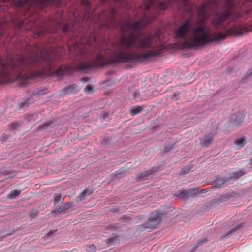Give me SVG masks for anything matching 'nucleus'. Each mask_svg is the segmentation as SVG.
Here are the masks:
<instances>
[{
    "label": "nucleus",
    "instance_id": "1",
    "mask_svg": "<svg viewBox=\"0 0 252 252\" xmlns=\"http://www.w3.org/2000/svg\"><path fill=\"white\" fill-rule=\"evenodd\" d=\"M156 0H143L144 11L137 21H126L122 30L130 33L127 37L122 36L113 46L114 51L101 50L94 59L88 63H81L76 65L61 66L54 73L57 76L71 74L73 71H87L93 68L102 67L107 65L120 63H130L132 61L142 63L151 58L159 55L164 49L158 37V32L149 34L140 37L139 33L142 27L146 26L156 18L157 15L150 16L148 10L153 6Z\"/></svg>",
    "mask_w": 252,
    "mask_h": 252
},
{
    "label": "nucleus",
    "instance_id": "2",
    "mask_svg": "<svg viewBox=\"0 0 252 252\" xmlns=\"http://www.w3.org/2000/svg\"><path fill=\"white\" fill-rule=\"evenodd\" d=\"M46 53L45 56L41 54V57L36 54H31L14 58H0V84L10 82L15 79L20 81L19 84L20 87H25L29 80L47 76L48 74L45 68L36 70L43 61L46 62L49 71L52 69L51 55L47 51Z\"/></svg>",
    "mask_w": 252,
    "mask_h": 252
},
{
    "label": "nucleus",
    "instance_id": "3",
    "mask_svg": "<svg viewBox=\"0 0 252 252\" xmlns=\"http://www.w3.org/2000/svg\"><path fill=\"white\" fill-rule=\"evenodd\" d=\"M192 25L191 20L188 19L181 24L175 31L176 39H186L182 43H176L174 47L179 49H196L209 44L219 42L227 38L229 36H240L245 32V29L242 26H234L223 33L221 32L210 33L209 26L200 25L193 28L190 36L188 39V34Z\"/></svg>",
    "mask_w": 252,
    "mask_h": 252
},
{
    "label": "nucleus",
    "instance_id": "4",
    "mask_svg": "<svg viewBox=\"0 0 252 252\" xmlns=\"http://www.w3.org/2000/svg\"><path fill=\"white\" fill-rule=\"evenodd\" d=\"M225 5L227 8L222 12L217 14L211 21V25L216 31H219L225 29L224 23L229 17L232 16L236 18L243 16V13L241 12L235 11L234 0H226Z\"/></svg>",
    "mask_w": 252,
    "mask_h": 252
},
{
    "label": "nucleus",
    "instance_id": "5",
    "mask_svg": "<svg viewBox=\"0 0 252 252\" xmlns=\"http://www.w3.org/2000/svg\"><path fill=\"white\" fill-rule=\"evenodd\" d=\"M15 2L16 5L22 7L25 11L31 15L37 13L39 10L53 4V0H0L1 2Z\"/></svg>",
    "mask_w": 252,
    "mask_h": 252
},
{
    "label": "nucleus",
    "instance_id": "6",
    "mask_svg": "<svg viewBox=\"0 0 252 252\" xmlns=\"http://www.w3.org/2000/svg\"><path fill=\"white\" fill-rule=\"evenodd\" d=\"M116 15L117 11L114 8H110L107 11L101 13L99 15V21L98 22L100 29H108L116 27Z\"/></svg>",
    "mask_w": 252,
    "mask_h": 252
},
{
    "label": "nucleus",
    "instance_id": "7",
    "mask_svg": "<svg viewBox=\"0 0 252 252\" xmlns=\"http://www.w3.org/2000/svg\"><path fill=\"white\" fill-rule=\"evenodd\" d=\"M64 18L62 14L60 17L56 19L50 18L44 24V27L41 28L38 30V36H42L45 33H55L57 31L58 27H62L63 25V21Z\"/></svg>",
    "mask_w": 252,
    "mask_h": 252
},
{
    "label": "nucleus",
    "instance_id": "8",
    "mask_svg": "<svg viewBox=\"0 0 252 252\" xmlns=\"http://www.w3.org/2000/svg\"><path fill=\"white\" fill-rule=\"evenodd\" d=\"M218 6V0H208L199 6L198 14L199 16L206 18L210 13L214 11Z\"/></svg>",
    "mask_w": 252,
    "mask_h": 252
},
{
    "label": "nucleus",
    "instance_id": "9",
    "mask_svg": "<svg viewBox=\"0 0 252 252\" xmlns=\"http://www.w3.org/2000/svg\"><path fill=\"white\" fill-rule=\"evenodd\" d=\"M188 0H164V1L158 3V8L159 10H164L173 3L178 5L179 3H181V6H177L179 9L181 8V6L186 7L188 4Z\"/></svg>",
    "mask_w": 252,
    "mask_h": 252
},
{
    "label": "nucleus",
    "instance_id": "10",
    "mask_svg": "<svg viewBox=\"0 0 252 252\" xmlns=\"http://www.w3.org/2000/svg\"><path fill=\"white\" fill-rule=\"evenodd\" d=\"M161 221V218L157 215L151 216L147 221L143 225L144 228L149 230L155 229Z\"/></svg>",
    "mask_w": 252,
    "mask_h": 252
},
{
    "label": "nucleus",
    "instance_id": "11",
    "mask_svg": "<svg viewBox=\"0 0 252 252\" xmlns=\"http://www.w3.org/2000/svg\"><path fill=\"white\" fill-rule=\"evenodd\" d=\"M213 141V135L209 133L206 135L200 141V144L204 147H207L211 145Z\"/></svg>",
    "mask_w": 252,
    "mask_h": 252
},
{
    "label": "nucleus",
    "instance_id": "12",
    "mask_svg": "<svg viewBox=\"0 0 252 252\" xmlns=\"http://www.w3.org/2000/svg\"><path fill=\"white\" fill-rule=\"evenodd\" d=\"M244 119V117L243 114L238 113L231 116V122L234 125L237 126L241 124Z\"/></svg>",
    "mask_w": 252,
    "mask_h": 252
},
{
    "label": "nucleus",
    "instance_id": "13",
    "mask_svg": "<svg viewBox=\"0 0 252 252\" xmlns=\"http://www.w3.org/2000/svg\"><path fill=\"white\" fill-rule=\"evenodd\" d=\"M79 88L75 84H72L65 87L63 90V94H67L77 92L79 91Z\"/></svg>",
    "mask_w": 252,
    "mask_h": 252
},
{
    "label": "nucleus",
    "instance_id": "14",
    "mask_svg": "<svg viewBox=\"0 0 252 252\" xmlns=\"http://www.w3.org/2000/svg\"><path fill=\"white\" fill-rule=\"evenodd\" d=\"M98 37V34L95 33L94 31L93 32L91 31L90 35L89 37L88 40L86 41V43L87 44L90 45L92 44L93 42H96Z\"/></svg>",
    "mask_w": 252,
    "mask_h": 252
},
{
    "label": "nucleus",
    "instance_id": "15",
    "mask_svg": "<svg viewBox=\"0 0 252 252\" xmlns=\"http://www.w3.org/2000/svg\"><path fill=\"white\" fill-rule=\"evenodd\" d=\"M63 33H71L72 34V36L74 37L75 36H76L75 35V33H74L72 27H70V26L68 24H65L63 26Z\"/></svg>",
    "mask_w": 252,
    "mask_h": 252
},
{
    "label": "nucleus",
    "instance_id": "16",
    "mask_svg": "<svg viewBox=\"0 0 252 252\" xmlns=\"http://www.w3.org/2000/svg\"><path fill=\"white\" fill-rule=\"evenodd\" d=\"M191 193V191H187L183 190L178 193L176 196L179 198L183 199H185L187 198L189 195Z\"/></svg>",
    "mask_w": 252,
    "mask_h": 252
},
{
    "label": "nucleus",
    "instance_id": "17",
    "mask_svg": "<svg viewBox=\"0 0 252 252\" xmlns=\"http://www.w3.org/2000/svg\"><path fill=\"white\" fill-rule=\"evenodd\" d=\"M143 106H133L130 109V112L132 115L134 116L140 113L142 111Z\"/></svg>",
    "mask_w": 252,
    "mask_h": 252
},
{
    "label": "nucleus",
    "instance_id": "18",
    "mask_svg": "<svg viewBox=\"0 0 252 252\" xmlns=\"http://www.w3.org/2000/svg\"><path fill=\"white\" fill-rule=\"evenodd\" d=\"M21 192V191L20 190H12L8 194L7 198L9 199H14L18 197Z\"/></svg>",
    "mask_w": 252,
    "mask_h": 252
},
{
    "label": "nucleus",
    "instance_id": "19",
    "mask_svg": "<svg viewBox=\"0 0 252 252\" xmlns=\"http://www.w3.org/2000/svg\"><path fill=\"white\" fill-rule=\"evenodd\" d=\"M234 143L239 148H241L246 144V140L244 138L242 137L236 139Z\"/></svg>",
    "mask_w": 252,
    "mask_h": 252
},
{
    "label": "nucleus",
    "instance_id": "20",
    "mask_svg": "<svg viewBox=\"0 0 252 252\" xmlns=\"http://www.w3.org/2000/svg\"><path fill=\"white\" fill-rule=\"evenodd\" d=\"M155 170L153 169H150L149 170H147L145 173H143L141 174L140 176H139V178L141 179H145V177L149 175H150L152 173H153Z\"/></svg>",
    "mask_w": 252,
    "mask_h": 252
},
{
    "label": "nucleus",
    "instance_id": "21",
    "mask_svg": "<svg viewBox=\"0 0 252 252\" xmlns=\"http://www.w3.org/2000/svg\"><path fill=\"white\" fill-rule=\"evenodd\" d=\"M20 125L17 122L13 123L10 125L9 128L10 130H14L19 127Z\"/></svg>",
    "mask_w": 252,
    "mask_h": 252
},
{
    "label": "nucleus",
    "instance_id": "22",
    "mask_svg": "<svg viewBox=\"0 0 252 252\" xmlns=\"http://www.w3.org/2000/svg\"><path fill=\"white\" fill-rule=\"evenodd\" d=\"M190 168L189 166H186L182 168L181 170L180 174V175H184L188 173L189 171L190 170Z\"/></svg>",
    "mask_w": 252,
    "mask_h": 252
},
{
    "label": "nucleus",
    "instance_id": "23",
    "mask_svg": "<svg viewBox=\"0 0 252 252\" xmlns=\"http://www.w3.org/2000/svg\"><path fill=\"white\" fill-rule=\"evenodd\" d=\"M245 172L243 171H239L238 172H236L233 174V177L235 179H238L241 177H242L243 175H244Z\"/></svg>",
    "mask_w": 252,
    "mask_h": 252
},
{
    "label": "nucleus",
    "instance_id": "24",
    "mask_svg": "<svg viewBox=\"0 0 252 252\" xmlns=\"http://www.w3.org/2000/svg\"><path fill=\"white\" fill-rule=\"evenodd\" d=\"M84 91L87 94L91 93L93 92V88L91 86L87 85L84 89Z\"/></svg>",
    "mask_w": 252,
    "mask_h": 252
},
{
    "label": "nucleus",
    "instance_id": "25",
    "mask_svg": "<svg viewBox=\"0 0 252 252\" xmlns=\"http://www.w3.org/2000/svg\"><path fill=\"white\" fill-rule=\"evenodd\" d=\"M225 183V181L223 179H221L220 180H217L215 182L216 186L217 188H220V186L223 184H224Z\"/></svg>",
    "mask_w": 252,
    "mask_h": 252
},
{
    "label": "nucleus",
    "instance_id": "26",
    "mask_svg": "<svg viewBox=\"0 0 252 252\" xmlns=\"http://www.w3.org/2000/svg\"><path fill=\"white\" fill-rule=\"evenodd\" d=\"M229 196L227 194H224L220 197V199L221 201H225L227 200Z\"/></svg>",
    "mask_w": 252,
    "mask_h": 252
},
{
    "label": "nucleus",
    "instance_id": "27",
    "mask_svg": "<svg viewBox=\"0 0 252 252\" xmlns=\"http://www.w3.org/2000/svg\"><path fill=\"white\" fill-rule=\"evenodd\" d=\"M61 196L60 194H55L54 199L56 202H59L61 200Z\"/></svg>",
    "mask_w": 252,
    "mask_h": 252
},
{
    "label": "nucleus",
    "instance_id": "28",
    "mask_svg": "<svg viewBox=\"0 0 252 252\" xmlns=\"http://www.w3.org/2000/svg\"><path fill=\"white\" fill-rule=\"evenodd\" d=\"M92 192V191H89L88 189H85L81 193V195H89L91 194Z\"/></svg>",
    "mask_w": 252,
    "mask_h": 252
},
{
    "label": "nucleus",
    "instance_id": "29",
    "mask_svg": "<svg viewBox=\"0 0 252 252\" xmlns=\"http://www.w3.org/2000/svg\"><path fill=\"white\" fill-rule=\"evenodd\" d=\"M50 124H51V123H48V122L45 123L43 125L39 127V129L40 130L44 129L46 128V127H47L49 126Z\"/></svg>",
    "mask_w": 252,
    "mask_h": 252
},
{
    "label": "nucleus",
    "instance_id": "30",
    "mask_svg": "<svg viewBox=\"0 0 252 252\" xmlns=\"http://www.w3.org/2000/svg\"><path fill=\"white\" fill-rule=\"evenodd\" d=\"M62 206L64 210H67L68 209H69L71 207V205L69 203H67L63 204Z\"/></svg>",
    "mask_w": 252,
    "mask_h": 252
},
{
    "label": "nucleus",
    "instance_id": "31",
    "mask_svg": "<svg viewBox=\"0 0 252 252\" xmlns=\"http://www.w3.org/2000/svg\"><path fill=\"white\" fill-rule=\"evenodd\" d=\"M242 226V225L241 224H239L236 226H235L234 228H233V229L229 233H232L237 230H238V229H239Z\"/></svg>",
    "mask_w": 252,
    "mask_h": 252
},
{
    "label": "nucleus",
    "instance_id": "32",
    "mask_svg": "<svg viewBox=\"0 0 252 252\" xmlns=\"http://www.w3.org/2000/svg\"><path fill=\"white\" fill-rule=\"evenodd\" d=\"M64 210L63 208L62 207V206H61L59 208L54 210V213H61Z\"/></svg>",
    "mask_w": 252,
    "mask_h": 252
},
{
    "label": "nucleus",
    "instance_id": "33",
    "mask_svg": "<svg viewBox=\"0 0 252 252\" xmlns=\"http://www.w3.org/2000/svg\"><path fill=\"white\" fill-rule=\"evenodd\" d=\"M139 94V91H136L135 92L133 93L132 95H133V99H136L137 96Z\"/></svg>",
    "mask_w": 252,
    "mask_h": 252
},
{
    "label": "nucleus",
    "instance_id": "34",
    "mask_svg": "<svg viewBox=\"0 0 252 252\" xmlns=\"http://www.w3.org/2000/svg\"><path fill=\"white\" fill-rule=\"evenodd\" d=\"M26 106H28L26 102H22L19 104V109H22Z\"/></svg>",
    "mask_w": 252,
    "mask_h": 252
},
{
    "label": "nucleus",
    "instance_id": "35",
    "mask_svg": "<svg viewBox=\"0 0 252 252\" xmlns=\"http://www.w3.org/2000/svg\"><path fill=\"white\" fill-rule=\"evenodd\" d=\"M173 145H172L171 146H170L169 147H166L165 148V152L166 153H167L168 152H169L170 151V150L171 149V148H172Z\"/></svg>",
    "mask_w": 252,
    "mask_h": 252
},
{
    "label": "nucleus",
    "instance_id": "36",
    "mask_svg": "<svg viewBox=\"0 0 252 252\" xmlns=\"http://www.w3.org/2000/svg\"><path fill=\"white\" fill-rule=\"evenodd\" d=\"M7 138H8V136L6 135L3 134L2 137L1 138V140L3 141H5L7 139Z\"/></svg>",
    "mask_w": 252,
    "mask_h": 252
},
{
    "label": "nucleus",
    "instance_id": "37",
    "mask_svg": "<svg viewBox=\"0 0 252 252\" xmlns=\"http://www.w3.org/2000/svg\"><path fill=\"white\" fill-rule=\"evenodd\" d=\"M247 2H252V0H245V2L243 3V6H244Z\"/></svg>",
    "mask_w": 252,
    "mask_h": 252
},
{
    "label": "nucleus",
    "instance_id": "38",
    "mask_svg": "<svg viewBox=\"0 0 252 252\" xmlns=\"http://www.w3.org/2000/svg\"><path fill=\"white\" fill-rule=\"evenodd\" d=\"M82 80L83 81H84V82L88 81V80H89V78H88V77H84V78H83L82 79Z\"/></svg>",
    "mask_w": 252,
    "mask_h": 252
},
{
    "label": "nucleus",
    "instance_id": "39",
    "mask_svg": "<svg viewBox=\"0 0 252 252\" xmlns=\"http://www.w3.org/2000/svg\"><path fill=\"white\" fill-rule=\"evenodd\" d=\"M204 192H207V190L206 189H203V190H202L200 193H203Z\"/></svg>",
    "mask_w": 252,
    "mask_h": 252
},
{
    "label": "nucleus",
    "instance_id": "40",
    "mask_svg": "<svg viewBox=\"0 0 252 252\" xmlns=\"http://www.w3.org/2000/svg\"><path fill=\"white\" fill-rule=\"evenodd\" d=\"M74 49H76V48H77V44H75L74 45Z\"/></svg>",
    "mask_w": 252,
    "mask_h": 252
},
{
    "label": "nucleus",
    "instance_id": "41",
    "mask_svg": "<svg viewBox=\"0 0 252 252\" xmlns=\"http://www.w3.org/2000/svg\"><path fill=\"white\" fill-rule=\"evenodd\" d=\"M52 233V232H49L48 234H47L46 235V236H47V235H50V234H51Z\"/></svg>",
    "mask_w": 252,
    "mask_h": 252
},
{
    "label": "nucleus",
    "instance_id": "42",
    "mask_svg": "<svg viewBox=\"0 0 252 252\" xmlns=\"http://www.w3.org/2000/svg\"><path fill=\"white\" fill-rule=\"evenodd\" d=\"M119 171H117V172H116V174H119Z\"/></svg>",
    "mask_w": 252,
    "mask_h": 252
},
{
    "label": "nucleus",
    "instance_id": "43",
    "mask_svg": "<svg viewBox=\"0 0 252 252\" xmlns=\"http://www.w3.org/2000/svg\"><path fill=\"white\" fill-rule=\"evenodd\" d=\"M64 198H65V197H63V199H62V200H63H63H64Z\"/></svg>",
    "mask_w": 252,
    "mask_h": 252
},
{
    "label": "nucleus",
    "instance_id": "44",
    "mask_svg": "<svg viewBox=\"0 0 252 252\" xmlns=\"http://www.w3.org/2000/svg\"><path fill=\"white\" fill-rule=\"evenodd\" d=\"M196 190H197V189H193V191H194Z\"/></svg>",
    "mask_w": 252,
    "mask_h": 252
}]
</instances>
